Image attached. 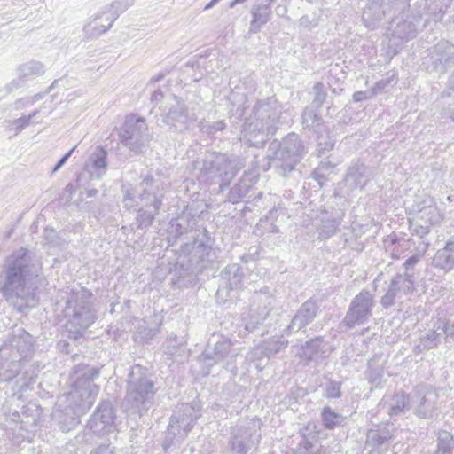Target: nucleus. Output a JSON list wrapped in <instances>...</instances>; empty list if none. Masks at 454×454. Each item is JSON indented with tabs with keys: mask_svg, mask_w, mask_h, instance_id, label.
<instances>
[{
	"mask_svg": "<svg viewBox=\"0 0 454 454\" xmlns=\"http://www.w3.org/2000/svg\"><path fill=\"white\" fill-rule=\"evenodd\" d=\"M229 113L237 119H244L240 141L250 146L264 145L269 134L274 129L280 110L275 98L257 101L252 107L247 95L241 88L236 87L228 98Z\"/></svg>",
	"mask_w": 454,
	"mask_h": 454,
	"instance_id": "1",
	"label": "nucleus"
},
{
	"mask_svg": "<svg viewBox=\"0 0 454 454\" xmlns=\"http://www.w3.org/2000/svg\"><path fill=\"white\" fill-rule=\"evenodd\" d=\"M33 254L24 247L8 255L3 265L0 293L18 312L37 305V287L31 284L34 276Z\"/></svg>",
	"mask_w": 454,
	"mask_h": 454,
	"instance_id": "2",
	"label": "nucleus"
},
{
	"mask_svg": "<svg viewBox=\"0 0 454 454\" xmlns=\"http://www.w3.org/2000/svg\"><path fill=\"white\" fill-rule=\"evenodd\" d=\"M99 375L96 367L77 366L72 389L58 398L52 417L59 422L62 430H69L79 423L95 403L99 387L93 383Z\"/></svg>",
	"mask_w": 454,
	"mask_h": 454,
	"instance_id": "3",
	"label": "nucleus"
},
{
	"mask_svg": "<svg viewBox=\"0 0 454 454\" xmlns=\"http://www.w3.org/2000/svg\"><path fill=\"white\" fill-rule=\"evenodd\" d=\"M427 4V0H395L392 5L395 17L386 32L388 55H396L406 43L417 37Z\"/></svg>",
	"mask_w": 454,
	"mask_h": 454,
	"instance_id": "4",
	"label": "nucleus"
},
{
	"mask_svg": "<svg viewBox=\"0 0 454 454\" xmlns=\"http://www.w3.org/2000/svg\"><path fill=\"white\" fill-rule=\"evenodd\" d=\"M161 181L146 176L134 192L125 190L123 197L124 207L137 208L136 218L138 228H147L152 225L161 206L163 194Z\"/></svg>",
	"mask_w": 454,
	"mask_h": 454,
	"instance_id": "5",
	"label": "nucleus"
},
{
	"mask_svg": "<svg viewBox=\"0 0 454 454\" xmlns=\"http://www.w3.org/2000/svg\"><path fill=\"white\" fill-rule=\"evenodd\" d=\"M67 318L65 325L68 337L78 340L97 319V313L92 303V294L85 288L72 290L64 309Z\"/></svg>",
	"mask_w": 454,
	"mask_h": 454,
	"instance_id": "6",
	"label": "nucleus"
},
{
	"mask_svg": "<svg viewBox=\"0 0 454 454\" xmlns=\"http://www.w3.org/2000/svg\"><path fill=\"white\" fill-rule=\"evenodd\" d=\"M32 348V335L22 328L12 331V336L0 346V380L9 381L18 374Z\"/></svg>",
	"mask_w": 454,
	"mask_h": 454,
	"instance_id": "7",
	"label": "nucleus"
},
{
	"mask_svg": "<svg viewBox=\"0 0 454 454\" xmlns=\"http://www.w3.org/2000/svg\"><path fill=\"white\" fill-rule=\"evenodd\" d=\"M236 159L223 153H210L203 160L193 162V174L200 184L207 185L219 184L223 191L239 170Z\"/></svg>",
	"mask_w": 454,
	"mask_h": 454,
	"instance_id": "8",
	"label": "nucleus"
},
{
	"mask_svg": "<svg viewBox=\"0 0 454 454\" xmlns=\"http://www.w3.org/2000/svg\"><path fill=\"white\" fill-rule=\"evenodd\" d=\"M154 394V385L148 376L147 370L138 364L132 366L127 395L122 403L125 411L141 414L153 403Z\"/></svg>",
	"mask_w": 454,
	"mask_h": 454,
	"instance_id": "9",
	"label": "nucleus"
},
{
	"mask_svg": "<svg viewBox=\"0 0 454 454\" xmlns=\"http://www.w3.org/2000/svg\"><path fill=\"white\" fill-rule=\"evenodd\" d=\"M409 220L410 231L413 236L426 239L430 231V225L440 223L442 213L437 207L435 200L427 194H417L411 208Z\"/></svg>",
	"mask_w": 454,
	"mask_h": 454,
	"instance_id": "10",
	"label": "nucleus"
},
{
	"mask_svg": "<svg viewBox=\"0 0 454 454\" xmlns=\"http://www.w3.org/2000/svg\"><path fill=\"white\" fill-rule=\"evenodd\" d=\"M200 417V410L195 403H182L177 406L168 427L163 442V449L167 451L172 446L180 445Z\"/></svg>",
	"mask_w": 454,
	"mask_h": 454,
	"instance_id": "11",
	"label": "nucleus"
},
{
	"mask_svg": "<svg viewBox=\"0 0 454 454\" xmlns=\"http://www.w3.org/2000/svg\"><path fill=\"white\" fill-rule=\"evenodd\" d=\"M303 153L304 146L299 136L292 133L280 143L271 142L268 148L267 158L270 161V164H275L286 173L294 169Z\"/></svg>",
	"mask_w": 454,
	"mask_h": 454,
	"instance_id": "12",
	"label": "nucleus"
},
{
	"mask_svg": "<svg viewBox=\"0 0 454 454\" xmlns=\"http://www.w3.org/2000/svg\"><path fill=\"white\" fill-rule=\"evenodd\" d=\"M212 245L209 238H207L206 241L195 239L192 244H182L178 253V262L186 269L201 270L212 261Z\"/></svg>",
	"mask_w": 454,
	"mask_h": 454,
	"instance_id": "13",
	"label": "nucleus"
},
{
	"mask_svg": "<svg viewBox=\"0 0 454 454\" xmlns=\"http://www.w3.org/2000/svg\"><path fill=\"white\" fill-rule=\"evenodd\" d=\"M147 131L148 128L144 117L129 114L126 116L119 130V138L122 145L138 153L149 141Z\"/></svg>",
	"mask_w": 454,
	"mask_h": 454,
	"instance_id": "14",
	"label": "nucleus"
},
{
	"mask_svg": "<svg viewBox=\"0 0 454 454\" xmlns=\"http://www.w3.org/2000/svg\"><path fill=\"white\" fill-rule=\"evenodd\" d=\"M222 283L216 292L219 303H225L236 297V292L246 287L248 284L247 269L237 263L227 265L221 273Z\"/></svg>",
	"mask_w": 454,
	"mask_h": 454,
	"instance_id": "15",
	"label": "nucleus"
},
{
	"mask_svg": "<svg viewBox=\"0 0 454 454\" xmlns=\"http://www.w3.org/2000/svg\"><path fill=\"white\" fill-rule=\"evenodd\" d=\"M261 423L252 419L246 426L235 427L231 434L230 445L233 454H247L261 441Z\"/></svg>",
	"mask_w": 454,
	"mask_h": 454,
	"instance_id": "16",
	"label": "nucleus"
},
{
	"mask_svg": "<svg viewBox=\"0 0 454 454\" xmlns=\"http://www.w3.org/2000/svg\"><path fill=\"white\" fill-rule=\"evenodd\" d=\"M374 307L373 294L369 291L362 290L352 300L347 314L344 317V324L348 328L366 323L372 316Z\"/></svg>",
	"mask_w": 454,
	"mask_h": 454,
	"instance_id": "17",
	"label": "nucleus"
},
{
	"mask_svg": "<svg viewBox=\"0 0 454 454\" xmlns=\"http://www.w3.org/2000/svg\"><path fill=\"white\" fill-rule=\"evenodd\" d=\"M233 342L224 336H219L213 347L208 346L202 354V360L206 366H213L222 364L226 368L232 364L239 353V350L233 348Z\"/></svg>",
	"mask_w": 454,
	"mask_h": 454,
	"instance_id": "18",
	"label": "nucleus"
},
{
	"mask_svg": "<svg viewBox=\"0 0 454 454\" xmlns=\"http://www.w3.org/2000/svg\"><path fill=\"white\" fill-rule=\"evenodd\" d=\"M303 128L312 131L317 140V150L319 155L325 154L333 148L334 142L329 136L321 117L310 108H306L302 114Z\"/></svg>",
	"mask_w": 454,
	"mask_h": 454,
	"instance_id": "19",
	"label": "nucleus"
},
{
	"mask_svg": "<svg viewBox=\"0 0 454 454\" xmlns=\"http://www.w3.org/2000/svg\"><path fill=\"white\" fill-rule=\"evenodd\" d=\"M115 413L108 401L101 402L90 417L87 428L98 435H105L114 432Z\"/></svg>",
	"mask_w": 454,
	"mask_h": 454,
	"instance_id": "20",
	"label": "nucleus"
},
{
	"mask_svg": "<svg viewBox=\"0 0 454 454\" xmlns=\"http://www.w3.org/2000/svg\"><path fill=\"white\" fill-rule=\"evenodd\" d=\"M450 63H454V44L449 41H440L427 50L424 63L427 68L443 73Z\"/></svg>",
	"mask_w": 454,
	"mask_h": 454,
	"instance_id": "21",
	"label": "nucleus"
},
{
	"mask_svg": "<svg viewBox=\"0 0 454 454\" xmlns=\"http://www.w3.org/2000/svg\"><path fill=\"white\" fill-rule=\"evenodd\" d=\"M114 22L108 11L103 6L87 19L82 31L86 37L97 38L107 32Z\"/></svg>",
	"mask_w": 454,
	"mask_h": 454,
	"instance_id": "22",
	"label": "nucleus"
},
{
	"mask_svg": "<svg viewBox=\"0 0 454 454\" xmlns=\"http://www.w3.org/2000/svg\"><path fill=\"white\" fill-rule=\"evenodd\" d=\"M394 2L395 0H368L362 16L364 25L374 29L386 14H393Z\"/></svg>",
	"mask_w": 454,
	"mask_h": 454,
	"instance_id": "23",
	"label": "nucleus"
},
{
	"mask_svg": "<svg viewBox=\"0 0 454 454\" xmlns=\"http://www.w3.org/2000/svg\"><path fill=\"white\" fill-rule=\"evenodd\" d=\"M343 218V213L340 210L322 211L315 220V226L318 237L328 239L338 231Z\"/></svg>",
	"mask_w": 454,
	"mask_h": 454,
	"instance_id": "24",
	"label": "nucleus"
},
{
	"mask_svg": "<svg viewBox=\"0 0 454 454\" xmlns=\"http://www.w3.org/2000/svg\"><path fill=\"white\" fill-rule=\"evenodd\" d=\"M318 309L316 300L309 299L303 302L286 327L287 333H296L309 325L315 319Z\"/></svg>",
	"mask_w": 454,
	"mask_h": 454,
	"instance_id": "25",
	"label": "nucleus"
},
{
	"mask_svg": "<svg viewBox=\"0 0 454 454\" xmlns=\"http://www.w3.org/2000/svg\"><path fill=\"white\" fill-rule=\"evenodd\" d=\"M372 177L370 168L362 162H353L348 168L344 184L348 191L363 190Z\"/></svg>",
	"mask_w": 454,
	"mask_h": 454,
	"instance_id": "26",
	"label": "nucleus"
},
{
	"mask_svg": "<svg viewBox=\"0 0 454 454\" xmlns=\"http://www.w3.org/2000/svg\"><path fill=\"white\" fill-rule=\"evenodd\" d=\"M196 120V114L194 113L189 114L184 105L180 102H176L175 106L170 107L164 117V122L167 125L174 127L179 131L188 129L189 125Z\"/></svg>",
	"mask_w": 454,
	"mask_h": 454,
	"instance_id": "27",
	"label": "nucleus"
},
{
	"mask_svg": "<svg viewBox=\"0 0 454 454\" xmlns=\"http://www.w3.org/2000/svg\"><path fill=\"white\" fill-rule=\"evenodd\" d=\"M276 0H259L254 4L250 13L252 20L250 21L249 32L256 34L266 25L272 17L271 5Z\"/></svg>",
	"mask_w": 454,
	"mask_h": 454,
	"instance_id": "28",
	"label": "nucleus"
},
{
	"mask_svg": "<svg viewBox=\"0 0 454 454\" xmlns=\"http://www.w3.org/2000/svg\"><path fill=\"white\" fill-rule=\"evenodd\" d=\"M332 351L333 348L329 342L322 337H316L301 346L299 356L307 361H317L327 357Z\"/></svg>",
	"mask_w": 454,
	"mask_h": 454,
	"instance_id": "29",
	"label": "nucleus"
},
{
	"mask_svg": "<svg viewBox=\"0 0 454 454\" xmlns=\"http://www.w3.org/2000/svg\"><path fill=\"white\" fill-rule=\"evenodd\" d=\"M258 181V172L255 169L245 172L239 181L231 189L228 200L232 204L239 203L249 192Z\"/></svg>",
	"mask_w": 454,
	"mask_h": 454,
	"instance_id": "30",
	"label": "nucleus"
},
{
	"mask_svg": "<svg viewBox=\"0 0 454 454\" xmlns=\"http://www.w3.org/2000/svg\"><path fill=\"white\" fill-rule=\"evenodd\" d=\"M392 437V432L386 427L371 429L367 433L366 447L372 452L381 454L388 449Z\"/></svg>",
	"mask_w": 454,
	"mask_h": 454,
	"instance_id": "31",
	"label": "nucleus"
},
{
	"mask_svg": "<svg viewBox=\"0 0 454 454\" xmlns=\"http://www.w3.org/2000/svg\"><path fill=\"white\" fill-rule=\"evenodd\" d=\"M106 151L101 146L95 147L91 152L85 163V169L91 177L101 178L106 173Z\"/></svg>",
	"mask_w": 454,
	"mask_h": 454,
	"instance_id": "32",
	"label": "nucleus"
},
{
	"mask_svg": "<svg viewBox=\"0 0 454 454\" xmlns=\"http://www.w3.org/2000/svg\"><path fill=\"white\" fill-rule=\"evenodd\" d=\"M377 408L378 412L387 413L391 418L398 416L408 409V397L403 394L384 396Z\"/></svg>",
	"mask_w": 454,
	"mask_h": 454,
	"instance_id": "33",
	"label": "nucleus"
},
{
	"mask_svg": "<svg viewBox=\"0 0 454 454\" xmlns=\"http://www.w3.org/2000/svg\"><path fill=\"white\" fill-rule=\"evenodd\" d=\"M45 72L44 65L37 60H30L18 66L16 74L18 80H13L10 84V90L18 88L20 82L34 79L43 75Z\"/></svg>",
	"mask_w": 454,
	"mask_h": 454,
	"instance_id": "34",
	"label": "nucleus"
},
{
	"mask_svg": "<svg viewBox=\"0 0 454 454\" xmlns=\"http://www.w3.org/2000/svg\"><path fill=\"white\" fill-rule=\"evenodd\" d=\"M417 244L418 239L405 237L396 238L395 235H390L384 240L385 248L393 259H399L406 251L411 252Z\"/></svg>",
	"mask_w": 454,
	"mask_h": 454,
	"instance_id": "35",
	"label": "nucleus"
},
{
	"mask_svg": "<svg viewBox=\"0 0 454 454\" xmlns=\"http://www.w3.org/2000/svg\"><path fill=\"white\" fill-rule=\"evenodd\" d=\"M432 265L445 272L454 269V235L447 240L444 247L437 250L433 258Z\"/></svg>",
	"mask_w": 454,
	"mask_h": 454,
	"instance_id": "36",
	"label": "nucleus"
},
{
	"mask_svg": "<svg viewBox=\"0 0 454 454\" xmlns=\"http://www.w3.org/2000/svg\"><path fill=\"white\" fill-rule=\"evenodd\" d=\"M292 443H296V446L292 448L294 454H327L325 448L311 442L302 432L294 436Z\"/></svg>",
	"mask_w": 454,
	"mask_h": 454,
	"instance_id": "37",
	"label": "nucleus"
},
{
	"mask_svg": "<svg viewBox=\"0 0 454 454\" xmlns=\"http://www.w3.org/2000/svg\"><path fill=\"white\" fill-rule=\"evenodd\" d=\"M46 102L42 106L40 109H35L32 113H30L28 115H22L20 118H17L15 120L7 121H6V128L9 130L14 131V135H18L20 133L23 129H25L27 127H28L30 124L33 123V119L41 112H43V114H49L52 112L54 109L53 106H46Z\"/></svg>",
	"mask_w": 454,
	"mask_h": 454,
	"instance_id": "38",
	"label": "nucleus"
},
{
	"mask_svg": "<svg viewBox=\"0 0 454 454\" xmlns=\"http://www.w3.org/2000/svg\"><path fill=\"white\" fill-rule=\"evenodd\" d=\"M160 324L161 317L155 313L147 319L137 320V333L141 340H152L158 333Z\"/></svg>",
	"mask_w": 454,
	"mask_h": 454,
	"instance_id": "39",
	"label": "nucleus"
},
{
	"mask_svg": "<svg viewBox=\"0 0 454 454\" xmlns=\"http://www.w3.org/2000/svg\"><path fill=\"white\" fill-rule=\"evenodd\" d=\"M415 278L413 272L398 274L392 279L389 287L393 289L399 297H402L414 291Z\"/></svg>",
	"mask_w": 454,
	"mask_h": 454,
	"instance_id": "40",
	"label": "nucleus"
},
{
	"mask_svg": "<svg viewBox=\"0 0 454 454\" xmlns=\"http://www.w3.org/2000/svg\"><path fill=\"white\" fill-rule=\"evenodd\" d=\"M444 338L442 330L438 329V320L434 325V329L427 333L419 339V342L415 346L416 353H422L425 350L432 349L436 348L441 340Z\"/></svg>",
	"mask_w": 454,
	"mask_h": 454,
	"instance_id": "41",
	"label": "nucleus"
},
{
	"mask_svg": "<svg viewBox=\"0 0 454 454\" xmlns=\"http://www.w3.org/2000/svg\"><path fill=\"white\" fill-rule=\"evenodd\" d=\"M195 224V218L192 217L189 219L188 215H184L170 222L168 232L170 235H174L176 239H182L184 234L192 231Z\"/></svg>",
	"mask_w": 454,
	"mask_h": 454,
	"instance_id": "42",
	"label": "nucleus"
},
{
	"mask_svg": "<svg viewBox=\"0 0 454 454\" xmlns=\"http://www.w3.org/2000/svg\"><path fill=\"white\" fill-rule=\"evenodd\" d=\"M271 310L270 301H265L262 308L253 309L247 318H244L246 330L252 332L258 325L262 324L269 316Z\"/></svg>",
	"mask_w": 454,
	"mask_h": 454,
	"instance_id": "43",
	"label": "nucleus"
},
{
	"mask_svg": "<svg viewBox=\"0 0 454 454\" xmlns=\"http://www.w3.org/2000/svg\"><path fill=\"white\" fill-rule=\"evenodd\" d=\"M271 310L270 301H265L262 308L253 309L247 318H244L246 330L252 332L258 325L262 324L269 316Z\"/></svg>",
	"mask_w": 454,
	"mask_h": 454,
	"instance_id": "44",
	"label": "nucleus"
},
{
	"mask_svg": "<svg viewBox=\"0 0 454 454\" xmlns=\"http://www.w3.org/2000/svg\"><path fill=\"white\" fill-rule=\"evenodd\" d=\"M429 245V241L426 239L418 238L417 246L411 250L412 254L403 263L405 272H412L413 266L417 264L426 254Z\"/></svg>",
	"mask_w": 454,
	"mask_h": 454,
	"instance_id": "45",
	"label": "nucleus"
},
{
	"mask_svg": "<svg viewBox=\"0 0 454 454\" xmlns=\"http://www.w3.org/2000/svg\"><path fill=\"white\" fill-rule=\"evenodd\" d=\"M269 356L260 344L253 348L246 356V361L262 371L269 363Z\"/></svg>",
	"mask_w": 454,
	"mask_h": 454,
	"instance_id": "46",
	"label": "nucleus"
},
{
	"mask_svg": "<svg viewBox=\"0 0 454 454\" xmlns=\"http://www.w3.org/2000/svg\"><path fill=\"white\" fill-rule=\"evenodd\" d=\"M260 345L263 347V349L266 351L269 357H270L285 349L288 345V340L283 335H275L263 340Z\"/></svg>",
	"mask_w": 454,
	"mask_h": 454,
	"instance_id": "47",
	"label": "nucleus"
},
{
	"mask_svg": "<svg viewBox=\"0 0 454 454\" xmlns=\"http://www.w3.org/2000/svg\"><path fill=\"white\" fill-rule=\"evenodd\" d=\"M453 436L448 431H440L437 435L436 450L433 454H452Z\"/></svg>",
	"mask_w": 454,
	"mask_h": 454,
	"instance_id": "48",
	"label": "nucleus"
},
{
	"mask_svg": "<svg viewBox=\"0 0 454 454\" xmlns=\"http://www.w3.org/2000/svg\"><path fill=\"white\" fill-rule=\"evenodd\" d=\"M334 165L330 161H321L311 173V177L322 187L327 181V176L333 172Z\"/></svg>",
	"mask_w": 454,
	"mask_h": 454,
	"instance_id": "49",
	"label": "nucleus"
},
{
	"mask_svg": "<svg viewBox=\"0 0 454 454\" xmlns=\"http://www.w3.org/2000/svg\"><path fill=\"white\" fill-rule=\"evenodd\" d=\"M135 3V0H114L109 4L105 5L106 10L108 11L110 16L114 20L123 13L126 10L131 7Z\"/></svg>",
	"mask_w": 454,
	"mask_h": 454,
	"instance_id": "50",
	"label": "nucleus"
},
{
	"mask_svg": "<svg viewBox=\"0 0 454 454\" xmlns=\"http://www.w3.org/2000/svg\"><path fill=\"white\" fill-rule=\"evenodd\" d=\"M322 420L325 428L333 429L344 421V417L334 412L329 407H325L322 411Z\"/></svg>",
	"mask_w": 454,
	"mask_h": 454,
	"instance_id": "51",
	"label": "nucleus"
},
{
	"mask_svg": "<svg viewBox=\"0 0 454 454\" xmlns=\"http://www.w3.org/2000/svg\"><path fill=\"white\" fill-rule=\"evenodd\" d=\"M226 124L223 121H218L213 123L205 122L200 124V130L202 133L207 134L210 137L225 129Z\"/></svg>",
	"mask_w": 454,
	"mask_h": 454,
	"instance_id": "52",
	"label": "nucleus"
},
{
	"mask_svg": "<svg viewBox=\"0 0 454 454\" xmlns=\"http://www.w3.org/2000/svg\"><path fill=\"white\" fill-rule=\"evenodd\" d=\"M341 382L330 380L325 387V396L326 398H339L341 396Z\"/></svg>",
	"mask_w": 454,
	"mask_h": 454,
	"instance_id": "53",
	"label": "nucleus"
},
{
	"mask_svg": "<svg viewBox=\"0 0 454 454\" xmlns=\"http://www.w3.org/2000/svg\"><path fill=\"white\" fill-rule=\"evenodd\" d=\"M265 232L269 233H277L278 232V228L269 221L268 217L264 219H261L256 225L255 233L257 235H263Z\"/></svg>",
	"mask_w": 454,
	"mask_h": 454,
	"instance_id": "54",
	"label": "nucleus"
},
{
	"mask_svg": "<svg viewBox=\"0 0 454 454\" xmlns=\"http://www.w3.org/2000/svg\"><path fill=\"white\" fill-rule=\"evenodd\" d=\"M434 405L427 397H424L420 405L417 408V413L422 418L432 417Z\"/></svg>",
	"mask_w": 454,
	"mask_h": 454,
	"instance_id": "55",
	"label": "nucleus"
},
{
	"mask_svg": "<svg viewBox=\"0 0 454 454\" xmlns=\"http://www.w3.org/2000/svg\"><path fill=\"white\" fill-rule=\"evenodd\" d=\"M395 80V76L393 74L391 76L383 78L378 81L374 86L372 88V95L375 96L380 93H382L385 89L389 86Z\"/></svg>",
	"mask_w": 454,
	"mask_h": 454,
	"instance_id": "56",
	"label": "nucleus"
},
{
	"mask_svg": "<svg viewBox=\"0 0 454 454\" xmlns=\"http://www.w3.org/2000/svg\"><path fill=\"white\" fill-rule=\"evenodd\" d=\"M372 363L373 361H369V370H368V375L367 378L369 381L372 384L378 385L380 383L381 378H382V369L379 368H372Z\"/></svg>",
	"mask_w": 454,
	"mask_h": 454,
	"instance_id": "57",
	"label": "nucleus"
},
{
	"mask_svg": "<svg viewBox=\"0 0 454 454\" xmlns=\"http://www.w3.org/2000/svg\"><path fill=\"white\" fill-rule=\"evenodd\" d=\"M315 98L314 102L317 104V106H321L326 98V92L325 91V86L322 82H317L314 87Z\"/></svg>",
	"mask_w": 454,
	"mask_h": 454,
	"instance_id": "58",
	"label": "nucleus"
},
{
	"mask_svg": "<svg viewBox=\"0 0 454 454\" xmlns=\"http://www.w3.org/2000/svg\"><path fill=\"white\" fill-rule=\"evenodd\" d=\"M438 329L442 330L444 338H454V323L449 325L444 319H438Z\"/></svg>",
	"mask_w": 454,
	"mask_h": 454,
	"instance_id": "59",
	"label": "nucleus"
},
{
	"mask_svg": "<svg viewBox=\"0 0 454 454\" xmlns=\"http://www.w3.org/2000/svg\"><path fill=\"white\" fill-rule=\"evenodd\" d=\"M396 297H399L397 294L393 289L388 287L387 292L383 295L380 302L383 307L387 308L394 304L395 299Z\"/></svg>",
	"mask_w": 454,
	"mask_h": 454,
	"instance_id": "60",
	"label": "nucleus"
},
{
	"mask_svg": "<svg viewBox=\"0 0 454 454\" xmlns=\"http://www.w3.org/2000/svg\"><path fill=\"white\" fill-rule=\"evenodd\" d=\"M75 148H76L75 146L73 147L66 154H64L62 156V158L58 161L56 166L53 168V169H52L53 173L58 171L67 162V160L70 158V156L72 155V153H74Z\"/></svg>",
	"mask_w": 454,
	"mask_h": 454,
	"instance_id": "61",
	"label": "nucleus"
},
{
	"mask_svg": "<svg viewBox=\"0 0 454 454\" xmlns=\"http://www.w3.org/2000/svg\"><path fill=\"white\" fill-rule=\"evenodd\" d=\"M372 96L373 95H372V91H356L353 94V100L355 102H361L372 98Z\"/></svg>",
	"mask_w": 454,
	"mask_h": 454,
	"instance_id": "62",
	"label": "nucleus"
},
{
	"mask_svg": "<svg viewBox=\"0 0 454 454\" xmlns=\"http://www.w3.org/2000/svg\"><path fill=\"white\" fill-rule=\"evenodd\" d=\"M91 454H114V450L110 445H101L91 452Z\"/></svg>",
	"mask_w": 454,
	"mask_h": 454,
	"instance_id": "63",
	"label": "nucleus"
},
{
	"mask_svg": "<svg viewBox=\"0 0 454 454\" xmlns=\"http://www.w3.org/2000/svg\"><path fill=\"white\" fill-rule=\"evenodd\" d=\"M34 383V375L29 376L28 380H25L20 385V391L23 392L26 391L30 387V385Z\"/></svg>",
	"mask_w": 454,
	"mask_h": 454,
	"instance_id": "64",
	"label": "nucleus"
}]
</instances>
